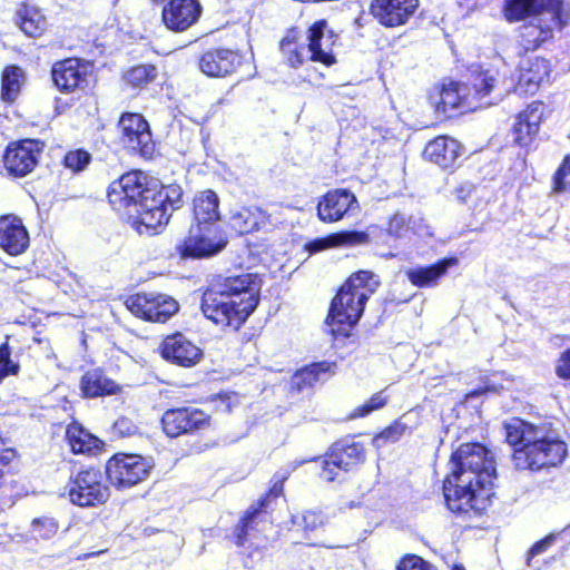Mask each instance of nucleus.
I'll return each mask as SVG.
<instances>
[{
  "label": "nucleus",
  "mask_w": 570,
  "mask_h": 570,
  "mask_svg": "<svg viewBox=\"0 0 570 570\" xmlns=\"http://www.w3.org/2000/svg\"><path fill=\"white\" fill-rule=\"evenodd\" d=\"M219 198L210 189L199 191L193 200V213L197 225L210 226L217 222L219 215Z\"/></svg>",
  "instance_id": "31"
},
{
  "label": "nucleus",
  "mask_w": 570,
  "mask_h": 570,
  "mask_svg": "<svg viewBox=\"0 0 570 570\" xmlns=\"http://www.w3.org/2000/svg\"><path fill=\"white\" fill-rule=\"evenodd\" d=\"M17 24L27 36L39 37L47 28V19L38 8L23 6L17 11Z\"/></svg>",
  "instance_id": "34"
},
{
  "label": "nucleus",
  "mask_w": 570,
  "mask_h": 570,
  "mask_svg": "<svg viewBox=\"0 0 570 570\" xmlns=\"http://www.w3.org/2000/svg\"><path fill=\"white\" fill-rule=\"evenodd\" d=\"M326 27L325 20L316 21L308 29L307 45H298L296 42L295 31L287 32L281 41V51L291 67L297 68L306 59L322 62L325 66H331L335 62V57L332 52L333 35H325Z\"/></svg>",
  "instance_id": "7"
},
{
  "label": "nucleus",
  "mask_w": 570,
  "mask_h": 570,
  "mask_svg": "<svg viewBox=\"0 0 570 570\" xmlns=\"http://www.w3.org/2000/svg\"><path fill=\"white\" fill-rule=\"evenodd\" d=\"M305 461H302V462H297L294 466H292V470H295L296 466H298L299 464L304 463Z\"/></svg>",
  "instance_id": "54"
},
{
  "label": "nucleus",
  "mask_w": 570,
  "mask_h": 570,
  "mask_svg": "<svg viewBox=\"0 0 570 570\" xmlns=\"http://www.w3.org/2000/svg\"><path fill=\"white\" fill-rule=\"evenodd\" d=\"M456 257H450L439 261L431 266H417L406 271L407 279L412 285L417 287L434 286L439 278L442 277L446 271L458 265Z\"/></svg>",
  "instance_id": "29"
},
{
  "label": "nucleus",
  "mask_w": 570,
  "mask_h": 570,
  "mask_svg": "<svg viewBox=\"0 0 570 570\" xmlns=\"http://www.w3.org/2000/svg\"><path fill=\"white\" fill-rule=\"evenodd\" d=\"M151 462L137 454H116L106 466L109 481L117 488H130L146 480Z\"/></svg>",
  "instance_id": "9"
},
{
  "label": "nucleus",
  "mask_w": 570,
  "mask_h": 570,
  "mask_svg": "<svg viewBox=\"0 0 570 570\" xmlns=\"http://www.w3.org/2000/svg\"><path fill=\"white\" fill-rule=\"evenodd\" d=\"M468 85L451 81L448 85H443L439 92V99L435 101L438 111L444 114L455 109H473L478 108L475 104H472L470 94H468Z\"/></svg>",
  "instance_id": "28"
},
{
  "label": "nucleus",
  "mask_w": 570,
  "mask_h": 570,
  "mask_svg": "<svg viewBox=\"0 0 570 570\" xmlns=\"http://www.w3.org/2000/svg\"><path fill=\"white\" fill-rule=\"evenodd\" d=\"M23 71L16 66L7 67L2 73L1 98L6 101H13L21 87Z\"/></svg>",
  "instance_id": "38"
},
{
  "label": "nucleus",
  "mask_w": 570,
  "mask_h": 570,
  "mask_svg": "<svg viewBox=\"0 0 570 570\" xmlns=\"http://www.w3.org/2000/svg\"><path fill=\"white\" fill-rule=\"evenodd\" d=\"M331 364L327 362L314 363L298 370L292 377V389L303 392L312 387L316 382L323 380V376L330 372Z\"/></svg>",
  "instance_id": "35"
},
{
  "label": "nucleus",
  "mask_w": 570,
  "mask_h": 570,
  "mask_svg": "<svg viewBox=\"0 0 570 570\" xmlns=\"http://www.w3.org/2000/svg\"><path fill=\"white\" fill-rule=\"evenodd\" d=\"M269 214L258 206H242L229 213V226L238 234H248L271 224Z\"/></svg>",
  "instance_id": "24"
},
{
  "label": "nucleus",
  "mask_w": 570,
  "mask_h": 570,
  "mask_svg": "<svg viewBox=\"0 0 570 570\" xmlns=\"http://www.w3.org/2000/svg\"><path fill=\"white\" fill-rule=\"evenodd\" d=\"M557 373L560 377L570 380V348L561 354Z\"/></svg>",
  "instance_id": "51"
},
{
  "label": "nucleus",
  "mask_w": 570,
  "mask_h": 570,
  "mask_svg": "<svg viewBox=\"0 0 570 570\" xmlns=\"http://www.w3.org/2000/svg\"><path fill=\"white\" fill-rule=\"evenodd\" d=\"M368 239V235L365 232L344 230L316 238L306 245V249L314 254L333 247L366 244Z\"/></svg>",
  "instance_id": "30"
},
{
  "label": "nucleus",
  "mask_w": 570,
  "mask_h": 570,
  "mask_svg": "<svg viewBox=\"0 0 570 570\" xmlns=\"http://www.w3.org/2000/svg\"><path fill=\"white\" fill-rule=\"evenodd\" d=\"M397 570H434V568L421 557L409 554L400 561Z\"/></svg>",
  "instance_id": "47"
},
{
  "label": "nucleus",
  "mask_w": 570,
  "mask_h": 570,
  "mask_svg": "<svg viewBox=\"0 0 570 570\" xmlns=\"http://www.w3.org/2000/svg\"><path fill=\"white\" fill-rule=\"evenodd\" d=\"M470 77L468 81V94L472 104L478 107H487L495 104L503 97V92L499 91L494 98L491 94L498 89L499 72L497 70L484 68L483 66H471L469 69Z\"/></svg>",
  "instance_id": "12"
},
{
  "label": "nucleus",
  "mask_w": 570,
  "mask_h": 570,
  "mask_svg": "<svg viewBox=\"0 0 570 570\" xmlns=\"http://www.w3.org/2000/svg\"><path fill=\"white\" fill-rule=\"evenodd\" d=\"M328 456L330 463L347 472L364 461V448L357 442L342 441L332 446Z\"/></svg>",
  "instance_id": "32"
},
{
  "label": "nucleus",
  "mask_w": 570,
  "mask_h": 570,
  "mask_svg": "<svg viewBox=\"0 0 570 570\" xmlns=\"http://www.w3.org/2000/svg\"><path fill=\"white\" fill-rule=\"evenodd\" d=\"M160 354L165 360L184 367L196 365L203 357L202 350L181 333L165 337Z\"/></svg>",
  "instance_id": "20"
},
{
  "label": "nucleus",
  "mask_w": 570,
  "mask_h": 570,
  "mask_svg": "<svg viewBox=\"0 0 570 570\" xmlns=\"http://www.w3.org/2000/svg\"><path fill=\"white\" fill-rule=\"evenodd\" d=\"M199 69L209 77H225L239 65V56L229 49L208 50L199 59Z\"/></svg>",
  "instance_id": "25"
},
{
  "label": "nucleus",
  "mask_w": 570,
  "mask_h": 570,
  "mask_svg": "<svg viewBox=\"0 0 570 570\" xmlns=\"http://www.w3.org/2000/svg\"><path fill=\"white\" fill-rule=\"evenodd\" d=\"M550 63L541 57H529L521 60L519 66L515 91L519 94H534L542 82L548 80Z\"/></svg>",
  "instance_id": "21"
},
{
  "label": "nucleus",
  "mask_w": 570,
  "mask_h": 570,
  "mask_svg": "<svg viewBox=\"0 0 570 570\" xmlns=\"http://www.w3.org/2000/svg\"><path fill=\"white\" fill-rule=\"evenodd\" d=\"M387 402L386 396L382 392L374 394L366 403L354 409L351 414L352 419L364 417L375 410L382 409Z\"/></svg>",
  "instance_id": "45"
},
{
  "label": "nucleus",
  "mask_w": 570,
  "mask_h": 570,
  "mask_svg": "<svg viewBox=\"0 0 570 570\" xmlns=\"http://www.w3.org/2000/svg\"><path fill=\"white\" fill-rule=\"evenodd\" d=\"M570 175V155H567L558 170L553 176V191L557 194L563 193L567 190L568 183L566 181V177Z\"/></svg>",
  "instance_id": "46"
},
{
  "label": "nucleus",
  "mask_w": 570,
  "mask_h": 570,
  "mask_svg": "<svg viewBox=\"0 0 570 570\" xmlns=\"http://www.w3.org/2000/svg\"><path fill=\"white\" fill-rule=\"evenodd\" d=\"M420 225V218L407 217L404 214L397 213L390 219L387 233L391 236L403 238L407 237L411 233H419Z\"/></svg>",
  "instance_id": "39"
},
{
  "label": "nucleus",
  "mask_w": 570,
  "mask_h": 570,
  "mask_svg": "<svg viewBox=\"0 0 570 570\" xmlns=\"http://www.w3.org/2000/svg\"><path fill=\"white\" fill-rule=\"evenodd\" d=\"M58 529V522L50 517L37 518L31 522V533L36 539L48 540L57 533Z\"/></svg>",
  "instance_id": "42"
},
{
  "label": "nucleus",
  "mask_w": 570,
  "mask_h": 570,
  "mask_svg": "<svg viewBox=\"0 0 570 570\" xmlns=\"http://www.w3.org/2000/svg\"><path fill=\"white\" fill-rule=\"evenodd\" d=\"M461 144L448 136H439L431 140L425 149L424 157L442 168L453 167L462 155Z\"/></svg>",
  "instance_id": "26"
},
{
  "label": "nucleus",
  "mask_w": 570,
  "mask_h": 570,
  "mask_svg": "<svg viewBox=\"0 0 570 570\" xmlns=\"http://www.w3.org/2000/svg\"><path fill=\"white\" fill-rule=\"evenodd\" d=\"M521 26L520 39L525 51L535 50L570 22V3L564 0H540L539 11Z\"/></svg>",
  "instance_id": "6"
},
{
  "label": "nucleus",
  "mask_w": 570,
  "mask_h": 570,
  "mask_svg": "<svg viewBox=\"0 0 570 570\" xmlns=\"http://www.w3.org/2000/svg\"><path fill=\"white\" fill-rule=\"evenodd\" d=\"M90 160V154L82 149L69 151L65 156L66 167L76 173L83 170L88 166Z\"/></svg>",
  "instance_id": "44"
},
{
  "label": "nucleus",
  "mask_w": 570,
  "mask_h": 570,
  "mask_svg": "<svg viewBox=\"0 0 570 570\" xmlns=\"http://www.w3.org/2000/svg\"><path fill=\"white\" fill-rule=\"evenodd\" d=\"M505 438L513 452V463L519 470L540 471L557 466L567 456V444L549 423L532 424L514 419L505 425Z\"/></svg>",
  "instance_id": "4"
},
{
  "label": "nucleus",
  "mask_w": 570,
  "mask_h": 570,
  "mask_svg": "<svg viewBox=\"0 0 570 570\" xmlns=\"http://www.w3.org/2000/svg\"><path fill=\"white\" fill-rule=\"evenodd\" d=\"M45 144L36 139H24L7 147L3 156L4 167L10 175L23 177L38 164Z\"/></svg>",
  "instance_id": "11"
},
{
  "label": "nucleus",
  "mask_w": 570,
  "mask_h": 570,
  "mask_svg": "<svg viewBox=\"0 0 570 570\" xmlns=\"http://www.w3.org/2000/svg\"><path fill=\"white\" fill-rule=\"evenodd\" d=\"M540 0H503L502 14L509 22H518L535 14Z\"/></svg>",
  "instance_id": "36"
},
{
  "label": "nucleus",
  "mask_w": 570,
  "mask_h": 570,
  "mask_svg": "<svg viewBox=\"0 0 570 570\" xmlns=\"http://www.w3.org/2000/svg\"><path fill=\"white\" fill-rule=\"evenodd\" d=\"M71 503L91 507L105 503L109 498V488L104 483V474L98 469L80 471L65 488Z\"/></svg>",
  "instance_id": "8"
},
{
  "label": "nucleus",
  "mask_w": 570,
  "mask_h": 570,
  "mask_svg": "<svg viewBox=\"0 0 570 570\" xmlns=\"http://www.w3.org/2000/svg\"><path fill=\"white\" fill-rule=\"evenodd\" d=\"M380 286V278L372 272L360 271L353 274L333 298L326 318V328L333 335L347 336V330L361 318L368 297Z\"/></svg>",
  "instance_id": "5"
},
{
  "label": "nucleus",
  "mask_w": 570,
  "mask_h": 570,
  "mask_svg": "<svg viewBox=\"0 0 570 570\" xmlns=\"http://www.w3.org/2000/svg\"><path fill=\"white\" fill-rule=\"evenodd\" d=\"M80 390L85 397H99L116 394L119 386L101 371L92 370L81 377Z\"/></svg>",
  "instance_id": "33"
},
{
  "label": "nucleus",
  "mask_w": 570,
  "mask_h": 570,
  "mask_svg": "<svg viewBox=\"0 0 570 570\" xmlns=\"http://www.w3.org/2000/svg\"><path fill=\"white\" fill-rule=\"evenodd\" d=\"M557 539L556 534H549L544 539L538 541L529 551V557L533 558L538 554L543 553L549 547H551Z\"/></svg>",
  "instance_id": "50"
},
{
  "label": "nucleus",
  "mask_w": 570,
  "mask_h": 570,
  "mask_svg": "<svg viewBox=\"0 0 570 570\" xmlns=\"http://www.w3.org/2000/svg\"><path fill=\"white\" fill-rule=\"evenodd\" d=\"M161 424L168 436L176 438L206 428L208 416L195 407L171 409L164 413Z\"/></svg>",
  "instance_id": "16"
},
{
  "label": "nucleus",
  "mask_w": 570,
  "mask_h": 570,
  "mask_svg": "<svg viewBox=\"0 0 570 570\" xmlns=\"http://www.w3.org/2000/svg\"><path fill=\"white\" fill-rule=\"evenodd\" d=\"M156 68L151 65L136 66L128 70L125 79L134 87H142L156 78Z\"/></svg>",
  "instance_id": "41"
},
{
  "label": "nucleus",
  "mask_w": 570,
  "mask_h": 570,
  "mask_svg": "<svg viewBox=\"0 0 570 570\" xmlns=\"http://www.w3.org/2000/svg\"><path fill=\"white\" fill-rule=\"evenodd\" d=\"M419 8V0H372L370 12L386 28L404 26Z\"/></svg>",
  "instance_id": "13"
},
{
  "label": "nucleus",
  "mask_w": 570,
  "mask_h": 570,
  "mask_svg": "<svg viewBox=\"0 0 570 570\" xmlns=\"http://www.w3.org/2000/svg\"><path fill=\"white\" fill-rule=\"evenodd\" d=\"M289 474L291 471L277 472L273 476V485L269 492L264 498H262L257 504L250 505L249 509L246 511L244 518L240 520L239 524L236 527L234 532L235 543L238 547L245 544L249 530L254 529L255 520L259 512L265 507H267L269 498H277L278 495L282 494L283 483L287 480Z\"/></svg>",
  "instance_id": "23"
},
{
  "label": "nucleus",
  "mask_w": 570,
  "mask_h": 570,
  "mask_svg": "<svg viewBox=\"0 0 570 570\" xmlns=\"http://www.w3.org/2000/svg\"><path fill=\"white\" fill-rule=\"evenodd\" d=\"M543 116V104L534 101L519 114L513 127L514 141L525 147L531 144L539 131V126Z\"/></svg>",
  "instance_id": "27"
},
{
  "label": "nucleus",
  "mask_w": 570,
  "mask_h": 570,
  "mask_svg": "<svg viewBox=\"0 0 570 570\" xmlns=\"http://www.w3.org/2000/svg\"><path fill=\"white\" fill-rule=\"evenodd\" d=\"M114 428L121 435H130L136 431V426L126 417L117 420Z\"/></svg>",
  "instance_id": "52"
},
{
  "label": "nucleus",
  "mask_w": 570,
  "mask_h": 570,
  "mask_svg": "<svg viewBox=\"0 0 570 570\" xmlns=\"http://www.w3.org/2000/svg\"><path fill=\"white\" fill-rule=\"evenodd\" d=\"M29 247V234L22 220L13 215L0 217V248L18 256Z\"/></svg>",
  "instance_id": "22"
},
{
  "label": "nucleus",
  "mask_w": 570,
  "mask_h": 570,
  "mask_svg": "<svg viewBox=\"0 0 570 570\" xmlns=\"http://www.w3.org/2000/svg\"><path fill=\"white\" fill-rule=\"evenodd\" d=\"M126 305L136 316L150 322L165 323L178 311V303L170 296L157 293H138Z\"/></svg>",
  "instance_id": "10"
},
{
  "label": "nucleus",
  "mask_w": 570,
  "mask_h": 570,
  "mask_svg": "<svg viewBox=\"0 0 570 570\" xmlns=\"http://www.w3.org/2000/svg\"><path fill=\"white\" fill-rule=\"evenodd\" d=\"M11 347L8 342L0 345V382L10 375H17L20 371L18 362L11 357Z\"/></svg>",
  "instance_id": "43"
},
{
  "label": "nucleus",
  "mask_w": 570,
  "mask_h": 570,
  "mask_svg": "<svg viewBox=\"0 0 570 570\" xmlns=\"http://www.w3.org/2000/svg\"><path fill=\"white\" fill-rule=\"evenodd\" d=\"M452 570H465V569L461 566H454Z\"/></svg>",
  "instance_id": "53"
},
{
  "label": "nucleus",
  "mask_w": 570,
  "mask_h": 570,
  "mask_svg": "<svg viewBox=\"0 0 570 570\" xmlns=\"http://www.w3.org/2000/svg\"><path fill=\"white\" fill-rule=\"evenodd\" d=\"M108 199L140 235L155 234L184 203L179 185H166L159 189L148 187L147 176L140 171L127 173L112 181Z\"/></svg>",
  "instance_id": "1"
},
{
  "label": "nucleus",
  "mask_w": 570,
  "mask_h": 570,
  "mask_svg": "<svg viewBox=\"0 0 570 570\" xmlns=\"http://www.w3.org/2000/svg\"><path fill=\"white\" fill-rule=\"evenodd\" d=\"M358 208L356 196L347 189L327 191L317 204V216L324 223H334Z\"/></svg>",
  "instance_id": "18"
},
{
  "label": "nucleus",
  "mask_w": 570,
  "mask_h": 570,
  "mask_svg": "<svg viewBox=\"0 0 570 570\" xmlns=\"http://www.w3.org/2000/svg\"><path fill=\"white\" fill-rule=\"evenodd\" d=\"M299 519L302 520L305 530H314L322 523L321 517L315 512H306L302 517H295L294 523L299 524Z\"/></svg>",
  "instance_id": "49"
},
{
  "label": "nucleus",
  "mask_w": 570,
  "mask_h": 570,
  "mask_svg": "<svg viewBox=\"0 0 570 570\" xmlns=\"http://www.w3.org/2000/svg\"><path fill=\"white\" fill-rule=\"evenodd\" d=\"M124 144L141 156H150L154 144L148 122L139 114H125L119 120Z\"/></svg>",
  "instance_id": "17"
},
{
  "label": "nucleus",
  "mask_w": 570,
  "mask_h": 570,
  "mask_svg": "<svg viewBox=\"0 0 570 570\" xmlns=\"http://www.w3.org/2000/svg\"><path fill=\"white\" fill-rule=\"evenodd\" d=\"M450 465L443 484L448 508L455 513L480 514L492 495L493 455L480 443H466L452 454Z\"/></svg>",
  "instance_id": "2"
},
{
  "label": "nucleus",
  "mask_w": 570,
  "mask_h": 570,
  "mask_svg": "<svg viewBox=\"0 0 570 570\" xmlns=\"http://www.w3.org/2000/svg\"><path fill=\"white\" fill-rule=\"evenodd\" d=\"M409 426L402 420H396L393 424L383 430L373 438V445L377 449L384 448L389 443L397 442L406 432Z\"/></svg>",
  "instance_id": "40"
},
{
  "label": "nucleus",
  "mask_w": 570,
  "mask_h": 570,
  "mask_svg": "<svg viewBox=\"0 0 570 570\" xmlns=\"http://www.w3.org/2000/svg\"><path fill=\"white\" fill-rule=\"evenodd\" d=\"M90 66L79 59L57 61L51 68V78L57 89L65 94L83 89L88 85Z\"/></svg>",
  "instance_id": "14"
},
{
  "label": "nucleus",
  "mask_w": 570,
  "mask_h": 570,
  "mask_svg": "<svg viewBox=\"0 0 570 570\" xmlns=\"http://www.w3.org/2000/svg\"><path fill=\"white\" fill-rule=\"evenodd\" d=\"M203 7L198 0H169L161 10V20L167 29L184 32L200 18Z\"/></svg>",
  "instance_id": "15"
},
{
  "label": "nucleus",
  "mask_w": 570,
  "mask_h": 570,
  "mask_svg": "<svg viewBox=\"0 0 570 570\" xmlns=\"http://www.w3.org/2000/svg\"><path fill=\"white\" fill-rule=\"evenodd\" d=\"M66 436L73 453H86L98 448L99 440L83 430L79 424L73 423L67 428Z\"/></svg>",
  "instance_id": "37"
},
{
  "label": "nucleus",
  "mask_w": 570,
  "mask_h": 570,
  "mask_svg": "<svg viewBox=\"0 0 570 570\" xmlns=\"http://www.w3.org/2000/svg\"><path fill=\"white\" fill-rule=\"evenodd\" d=\"M341 471L342 470H338L336 464L330 463V456L327 455L326 459L323 461V466L320 475L326 482H333L338 479Z\"/></svg>",
  "instance_id": "48"
},
{
  "label": "nucleus",
  "mask_w": 570,
  "mask_h": 570,
  "mask_svg": "<svg viewBox=\"0 0 570 570\" xmlns=\"http://www.w3.org/2000/svg\"><path fill=\"white\" fill-rule=\"evenodd\" d=\"M227 242L210 226L193 227L184 242L183 255L190 257H207L220 252Z\"/></svg>",
  "instance_id": "19"
},
{
  "label": "nucleus",
  "mask_w": 570,
  "mask_h": 570,
  "mask_svg": "<svg viewBox=\"0 0 570 570\" xmlns=\"http://www.w3.org/2000/svg\"><path fill=\"white\" fill-rule=\"evenodd\" d=\"M259 289L261 281L254 274L226 277L204 293L203 313L217 325L238 330L256 308Z\"/></svg>",
  "instance_id": "3"
}]
</instances>
